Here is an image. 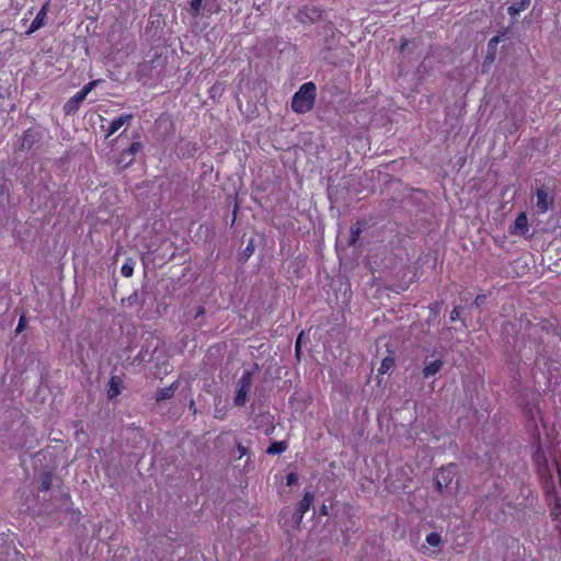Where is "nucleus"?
Returning a JSON list of instances; mask_svg holds the SVG:
<instances>
[{"instance_id":"f257e3e1","label":"nucleus","mask_w":561,"mask_h":561,"mask_svg":"<svg viewBox=\"0 0 561 561\" xmlns=\"http://www.w3.org/2000/svg\"><path fill=\"white\" fill-rule=\"evenodd\" d=\"M317 100V85L312 81L302 83L294 93L290 108L294 113L304 115L314 107Z\"/></svg>"},{"instance_id":"f03ea898","label":"nucleus","mask_w":561,"mask_h":561,"mask_svg":"<svg viewBox=\"0 0 561 561\" xmlns=\"http://www.w3.org/2000/svg\"><path fill=\"white\" fill-rule=\"evenodd\" d=\"M252 385V373L244 371L238 381V389L234 397V405L243 407L248 400V393Z\"/></svg>"},{"instance_id":"7ed1b4c3","label":"nucleus","mask_w":561,"mask_h":561,"mask_svg":"<svg viewBox=\"0 0 561 561\" xmlns=\"http://www.w3.org/2000/svg\"><path fill=\"white\" fill-rule=\"evenodd\" d=\"M314 502V493L307 491L304 493L302 499L297 503L295 512L293 514L296 527L299 528L305 514L310 510Z\"/></svg>"},{"instance_id":"20e7f679","label":"nucleus","mask_w":561,"mask_h":561,"mask_svg":"<svg viewBox=\"0 0 561 561\" xmlns=\"http://www.w3.org/2000/svg\"><path fill=\"white\" fill-rule=\"evenodd\" d=\"M50 1L51 0H46L45 3L42 5L41 10L37 12L28 30L26 31L27 35L33 34L34 32H36L37 30L45 25L47 13L49 11Z\"/></svg>"},{"instance_id":"39448f33","label":"nucleus","mask_w":561,"mask_h":561,"mask_svg":"<svg viewBox=\"0 0 561 561\" xmlns=\"http://www.w3.org/2000/svg\"><path fill=\"white\" fill-rule=\"evenodd\" d=\"M41 134L34 128H27L23 131L20 139L21 150H31L35 144L39 141Z\"/></svg>"},{"instance_id":"423d86ee","label":"nucleus","mask_w":561,"mask_h":561,"mask_svg":"<svg viewBox=\"0 0 561 561\" xmlns=\"http://www.w3.org/2000/svg\"><path fill=\"white\" fill-rule=\"evenodd\" d=\"M85 100V96L78 91L72 98H70L62 107L66 116L75 115L80 108L81 103Z\"/></svg>"},{"instance_id":"0eeeda50","label":"nucleus","mask_w":561,"mask_h":561,"mask_svg":"<svg viewBox=\"0 0 561 561\" xmlns=\"http://www.w3.org/2000/svg\"><path fill=\"white\" fill-rule=\"evenodd\" d=\"M133 119V115L131 114H122L119 115L118 117H116L115 119H113L107 129H106V134H105V137L108 138L111 137L112 135H114L123 125L125 124H128L130 123V121Z\"/></svg>"},{"instance_id":"6e6552de","label":"nucleus","mask_w":561,"mask_h":561,"mask_svg":"<svg viewBox=\"0 0 561 561\" xmlns=\"http://www.w3.org/2000/svg\"><path fill=\"white\" fill-rule=\"evenodd\" d=\"M123 380L119 376H112L107 385V398L115 399L122 393Z\"/></svg>"},{"instance_id":"1a4fd4ad","label":"nucleus","mask_w":561,"mask_h":561,"mask_svg":"<svg viewBox=\"0 0 561 561\" xmlns=\"http://www.w3.org/2000/svg\"><path fill=\"white\" fill-rule=\"evenodd\" d=\"M537 208L540 214L546 213L549 209V206L552 203V198L549 196L548 192L540 187L537 188Z\"/></svg>"},{"instance_id":"9d476101","label":"nucleus","mask_w":561,"mask_h":561,"mask_svg":"<svg viewBox=\"0 0 561 561\" xmlns=\"http://www.w3.org/2000/svg\"><path fill=\"white\" fill-rule=\"evenodd\" d=\"M528 232V219L525 213L519 214L512 227L511 233L525 236Z\"/></svg>"},{"instance_id":"9b49d317","label":"nucleus","mask_w":561,"mask_h":561,"mask_svg":"<svg viewBox=\"0 0 561 561\" xmlns=\"http://www.w3.org/2000/svg\"><path fill=\"white\" fill-rule=\"evenodd\" d=\"M351 244V239L346 237L343 232H340L336 237L335 249L340 262L342 263L344 260V254H346V248Z\"/></svg>"},{"instance_id":"f8f14e48","label":"nucleus","mask_w":561,"mask_h":561,"mask_svg":"<svg viewBox=\"0 0 561 561\" xmlns=\"http://www.w3.org/2000/svg\"><path fill=\"white\" fill-rule=\"evenodd\" d=\"M443 366V362L440 359H434L432 362H427L423 369L424 378H430L436 375Z\"/></svg>"},{"instance_id":"ddd939ff","label":"nucleus","mask_w":561,"mask_h":561,"mask_svg":"<svg viewBox=\"0 0 561 561\" xmlns=\"http://www.w3.org/2000/svg\"><path fill=\"white\" fill-rule=\"evenodd\" d=\"M176 388H178V385L175 382H173L169 387L159 389L156 394V400L163 401V400L172 398Z\"/></svg>"},{"instance_id":"4468645a","label":"nucleus","mask_w":561,"mask_h":561,"mask_svg":"<svg viewBox=\"0 0 561 561\" xmlns=\"http://www.w3.org/2000/svg\"><path fill=\"white\" fill-rule=\"evenodd\" d=\"M453 474V470L450 468L442 469L440 472L436 477V485L439 491H442L444 485H447L450 476Z\"/></svg>"},{"instance_id":"2eb2a0df","label":"nucleus","mask_w":561,"mask_h":561,"mask_svg":"<svg viewBox=\"0 0 561 561\" xmlns=\"http://www.w3.org/2000/svg\"><path fill=\"white\" fill-rule=\"evenodd\" d=\"M288 444L286 440L273 442L266 449L268 455H279L286 451Z\"/></svg>"},{"instance_id":"dca6fc26","label":"nucleus","mask_w":561,"mask_h":561,"mask_svg":"<svg viewBox=\"0 0 561 561\" xmlns=\"http://www.w3.org/2000/svg\"><path fill=\"white\" fill-rule=\"evenodd\" d=\"M530 4V0H520L517 3H514L508 7L507 11L508 14L512 16H515L519 14L522 11L526 10Z\"/></svg>"},{"instance_id":"f3484780","label":"nucleus","mask_w":561,"mask_h":561,"mask_svg":"<svg viewBox=\"0 0 561 561\" xmlns=\"http://www.w3.org/2000/svg\"><path fill=\"white\" fill-rule=\"evenodd\" d=\"M301 13L305 14L311 21H316L320 19L322 15V11L317 9L316 7H305Z\"/></svg>"},{"instance_id":"a211bd4d","label":"nucleus","mask_w":561,"mask_h":561,"mask_svg":"<svg viewBox=\"0 0 561 561\" xmlns=\"http://www.w3.org/2000/svg\"><path fill=\"white\" fill-rule=\"evenodd\" d=\"M135 262L133 259H127L121 267V273L124 277H131L134 274Z\"/></svg>"},{"instance_id":"6ab92c4d","label":"nucleus","mask_w":561,"mask_h":561,"mask_svg":"<svg viewBox=\"0 0 561 561\" xmlns=\"http://www.w3.org/2000/svg\"><path fill=\"white\" fill-rule=\"evenodd\" d=\"M394 366V359L391 356H387L382 359L380 367L378 369L379 374H387Z\"/></svg>"},{"instance_id":"aec40b11","label":"nucleus","mask_w":561,"mask_h":561,"mask_svg":"<svg viewBox=\"0 0 561 561\" xmlns=\"http://www.w3.org/2000/svg\"><path fill=\"white\" fill-rule=\"evenodd\" d=\"M140 148H141V142L134 141L127 149L123 150V157L128 156L129 158H131V157L134 158L135 154L140 150Z\"/></svg>"},{"instance_id":"412c9836","label":"nucleus","mask_w":561,"mask_h":561,"mask_svg":"<svg viewBox=\"0 0 561 561\" xmlns=\"http://www.w3.org/2000/svg\"><path fill=\"white\" fill-rule=\"evenodd\" d=\"M254 244H253V241L251 240L248 245L244 248V250L241 252L240 254V261L241 262H247L254 253Z\"/></svg>"},{"instance_id":"4be33fe9","label":"nucleus","mask_w":561,"mask_h":561,"mask_svg":"<svg viewBox=\"0 0 561 561\" xmlns=\"http://www.w3.org/2000/svg\"><path fill=\"white\" fill-rule=\"evenodd\" d=\"M204 0H191L190 1V12L192 16L197 18L202 11V3Z\"/></svg>"},{"instance_id":"5701e85b","label":"nucleus","mask_w":561,"mask_h":561,"mask_svg":"<svg viewBox=\"0 0 561 561\" xmlns=\"http://www.w3.org/2000/svg\"><path fill=\"white\" fill-rule=\"evenodd\" d=\"M50 488H51V476H50V473H45L41 480L39 491L47 492L50 490Z\"/></svg>"},{"instance_id":"b1692460","label":"nucleus","mask_w":561,"mask_h":561,"mask_svg":"<svg viewBox=\"0 0 561 561\" xmlns=\"http://www.w3.org/2000/svg\"><path fill=\"white\" fill-rule=\"evenodd\" d=\"M134 160L135 159L133 157L131 158H129L128 156L123 157V151H122L119 153V157L116 160V163L121 168L125 169V168L129 167L130 164H133Z\"/></svg>"},{"instance_id":"393cba45","label":"nucleus","mask_w":561,"mask_h":561,"mask_svg":"<svg viewBox=\"0 0 561 561\" xmlns=\"http://www.w3.org/2000/svg\"><path fill=\"white\" fill-rule=\"evenodd\" d=\"M101 82V80H92L90 82H88L87 84L83 85V88L80 90L81 94L84 95L85 98L88 96V94L94 90L98 84Z\"/></svg>"},{"instance_id":"a878e982","label":"nucleus","mask_w":561,"mask_h":561,"mask_svg":"<svg viewBox=\"0 0 561 561\" xmlns=\"http://www.w3.org/2000/svg\"><path fill=\"white\" fill-rule=\"evenodd\" d=\"M426 542L432 547H437L440 543V536L437 533H431L426 536Z\"/></svg>"},{"instance_id":"bb28decb","label":"nucleus","mask_w":561,"mask_h":561,"mask_svg":"<svg viewBox=\"0 0 561 561\" xmlns=\"http://www.w3.org/2000/svg\"><path fill=\"white\" fill-rule=\"evenodd\" d=\"M298 482V476L296 472H289L286 476V484L291 486Z\"/></svg>"},{"instance_id":"cd10ccee","label":"nucleus","mask_w":561,"mask_h":561,"mask_svg":"<svg viewBox=\"0 0 561 561\" xmlns=\"http://www.w3.org/2000/svg\"><path fill=\"white\" fill-rule=\"evenodd\" d=\"M26 327V318L24 314H22L19 319V323H18V327L15 329V332L16 333H21Z\"/></svg>"},{"instance_id":"c85d7f7f","label":"nucleus","mask_w":561,"mask_h":561,"mask_svg":"<svg viewBox=\"0 0 561 561\" xmlns=\"http://www.w3.org/2000/svg\"><path fill=\"white\" fill-rule=\"evenodd\" d=\"M237 449L239 451V458H242L243 456H245L248 454V448L244 447L241 443H238L237 444Z\"/></svg>"},{"instance_id":"c756f323","label":"nucleus","mask_w":561,"mask_h":561,"mask_svg":"<svg viewBox=\"0 0 561 561\" xmlns=\"http://www.w3.org/2000/svg\"><path fill=\"white\" fill-rule=\"evenodd\" d=\"M301 335H302V333L299 334L298 339L296 340V344H295V351H296L297 356H299V354H300Z\"/></svg>"},{"instance_id":"7c9ffc66","label":"nucleus","mask_w":561,"mask_h":561,"mask_svg":"<svg viewBox=\"0 0 561 561\" xmlns=\"http://www.w3.org/2000/svg\"><path fill=\"white\" fill-rule=\"evenodd\" d=\"M458 317H459V310H458V308H454L450 313V320L455 321Z\"/></svg>"},{"instance_id":"2f4dec72","label":"nucleus","mask_w":561,"mask_h":561,"mask_svg":"<svg viewBox=\"0 0 561 561\" xmlns=\"http://www.w3.org/2000/svg\"><path fill=\"white\" fill-rule=\"evenodd\" d=\"M320 515H322V516H328L329 515V507L325 504H323L320 507Z\"/></svg>"},{"instance_id":"473e14b6","label":"nucleus","mask_w":561,"mask_h":561,"mask_svg":"<svg viewBox=\"0 0 561 561\" xmlns=\"http://www.w3.org/2000/svg\"><path fill=\"white\" fill-rule=\"evenodd\" d=\"M359 233H360V228H357L356 231L353 230V237H352L353 244L355 243V240L359 236Z\"/></svg>"},{"instance_id":"72a5a7b5","label":"nucleus","mask_w":561,"mask_h":561,"mask_svg":"<svg viewBox=\"0 0 561 561\" xmlns=\"http://www.w3.org/2000/svg\"><path fill=\"white\" fill-rule=\"evenodd\" d=\"M484 298H485L484 296H478V297L476 298V304H477V305H480V304L484 300Z\"/></svg>"},{"instance_id":"f704fd0d","label":"nucleus","mask_w":561,"mask_h":561,"mask_svg":"<svg viewBox=\"0 0 561 561\" xmlns=\"http://www.w3.org/2000/svg\"><path fill=\"white\" fill-rule=\"evenodd\" d=\"M204 312H205L204 307H199L198 310H197L196 317H199V316L204 314Z\"/></svg>"},{"instance_id":"c9c22d12","label":"nucleus","mask_w":561,"mask_h":561,"mask_svg":"<svg viewBox=\"0 0 561 561\" xmlns=\"http://www.w3.org/2000/svg\"><path fill=\"white\" fill-rule=\"evenodd\" d=\"M499 42L497 37H493L490 43H489V46H491L492 44H496Z\"/></svg>"},{"instance_id":"e433bc0d","label":"nucleus","mask_w":561,"mask_h":561,"mask_svg":"<svg viewBox=\"0 0 561 561\" xmlns=\"http://www.w3.org/2000/svg\"><path fill=\"white\" fill-rule=\"evenodd\" d=\"M4 192V185L0 183V196L3 194Z\"/></svg>"},{"instance_id":"4c0bfd02","label":"nucleus","mask_w":561,"mask_h":561,"mask_svg":"<svg viewBox=\"0 0 561 561\" xmlns=\"http://www.w3.org/2000/svg\"><path fill=\"white\" fill-rule=\"evenodd\" d=\"M407 45H408V43H407V42L402 43V45H401V48H400V49L403 51V50L405 49V46H407Z\"/></svg>"}]
</instances>
